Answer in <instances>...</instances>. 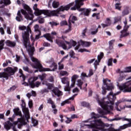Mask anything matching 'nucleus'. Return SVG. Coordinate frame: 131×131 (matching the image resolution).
<instances>
[{
	"label": "nucleus",
	"instance_id": "f257e3e1",
	"mask_svg": "<svg viewBox=\"0 0 131 131\" xmlns=\"http://www.w3.org/2000/svg\"><path fill=\"white\" fill-rule=\"evenodd\" d=\"M116 95H117V94H114L113 92L111 91L109 94L107 95V98L109 101H105V98H103L101 100H100L99 97L96 98L98 104L101 106V108L104 110L103 111L101 108L98 109V113L102 115L101 117L107 118V117L104 115H107V113H110V110H113V105H114L115 100H116Z\"/></svg>",
	"mask_w": 131,
	"mask_h": 131
},
{
	"label": "nucleus",
	"instance_id": "f03ea898",
	"mask_svg": "<svg viewBox=\"0 0 131 131\" xmlns=\"http://www.w3.org/2000/svg\"><path fill=\"white\" fill-rule=\"evenodd\" d=\"M90 122V124H85L88 128H93L92 131H120V129H125L127 127H131V122L120 126V129H115L114 128H105L106 124L102 122V120L98 119L91 121V118L85 121V122Z\"/></svg>",
	"mask_w": 131,
	"mask_h": 131
},
{
	"label": "nucleus",
	"instance_id": "7ed1b4c3",
	"mask_svg": "<svg viewBox=\"0 0 131 131\" xmlns=\"http://www.w3.org/2000/svg\"><path fill=\"white\" fill-rule=\"evenodd\" d=\"M23 7L24 9H21L17 12V16H16V21L18 22L23 21V16H22L21 13L23 15H24L25 18L27 19V20H33L34 15H33V12H32L31 8H30V7L27 4H24ZM26 11H27L28 13Z\"/></svg>",
	"mask_w": 131,
	"mask_h": 131
},
{
	"label": "nucleus",
	"instance_id": "20e7f679",
	"mask_svg": "<svg viewBox=\"0 0 131 131\" xmlns=\"http://www.w3.org/2000/svg\"><path fill=\"white\" fill-rule=\"evenodd\" d=\"M31 29L28 27L27 32H25L23 33L22 37L23 39V45L25 48V49H29L28 50V52L30 57H31V59L32 60V58H34L33 57V54L34 53L35 48L34 47H31V45H30V40L29 39V33H31Z\"/></svg>",
	"mask_w": 131,
	"mask_h": 131
},
{
	"label": "nucleus",
	"instance_id": "39448f33",
	"mask_svg": "<svg viewBox=\"0 0 131 131\" xmlns=\"http://www.w3.org/2000/svg\"><path fill=\"white\" fill-rule=\"evenodd\" d=\"M4 72H0V78H5L6 80L12 75H14L17 71L18 68L15 67L14 68L8 67L4 69Z\"/></svg>",
	"mask_w": 131,
	"mask_h": 131
},
{
	"label": "nucleus",
	"instance_id": "423d86ee",
	"mask_svg": "<svg viewBox=\"0 0 131 131\" xmlns=\"http://www.w3.org/2000/svg\"><path fill=\"white\" fill-rule=\"evenodd\" d=\"M82 5L74 6L71 8V11H78V12H81L80 15H83L86 17H89L91 14V9L81 8Z\"/></svg>",
	"mask_w": 131,
	"mask_h": 131
},
{
	"label": "nucleus",
	"instance_id": "0eeeda50",
	"mask_svg": "<svg viewBox=\"0 0 131 131\" xmlns=\"http://www.w3.org/2000/svg\"><path fill=\"white\" fill-rule=\"evenodd\" d=\"M117 86L123 93H131V80L127 81L121 84L118 83Z\"/></svg>",
	"mask_w": 131,
	"mask_h": 131
},
{
	"label": "nucleus",
	"instance_id": "6e6552de",
	"mask_svg": "<svg viewBox=\"0 0 131 131\" xmlns=\"http://www.w3.org/2000/svg\"><path fill=\"white\" fill-rule=\"evenodd\" d=\"M33 9L34 12V14L35 16H40L42 14L45 15L46 16H48V17H51V14H53L54 12H51V11L49 10H39L37 8V4H35Z\"/></svg>",
	"mask_w": 131,
	"mask_h": 131
},
{
	"label": "nucleus",
	"instance_id": "1a4fd4ad",
	"mask_svg": "<svg viewBox=\"0 0 131 131\" xmlns=\"http://www.w3.org/2000/svg\"><path fill=\"white\" fill-rule=\"evenodd\" d=\"M73 6H74V2H72L68 4L67 5L65 6L64 7H63V6H60V8L57 9L56 10L51 11V12H53V14H51V16H56L57 14H59L60 12L68 11L70 9V8H71V7H73Z\"/></svg>",
	"mask_w": 131,
	"mask_h": 131
},
{
	"label": "nucleus",
	"instance_id": "9d476101",
	"mask_svg": "<svg viewBox=\"0 0 131 131\" xmlns=\"http://www.w3.org/2000/svg\"><path fill=\"white\" fill-rule=\"evenodd\" d=\"M111 80L108 79H103V85H105V86H103L102 88V95H106V93H107L106 91H112V90L114 89V87L111 85Z\"/></svg>",
	"mask_w": 131,
	"mask_h": 131
},
{
	"label": "nucleus",
	"instance_id": "9b49d317",
	"mask_svg": "<svg viewBox=\"0 0 131 131\" xmlns=\"http://www.w3.org/2000/svg\"><path fill=\"white\" fill-rule=\"evenodd\" d=\"M37 79H38V77H34L33 78H30L29 79L28 82L31 89H34L35 86L38 88L40 85V82L39 81L34 83V82L36 81Z\"/></svg>",
	"mask_w": 131,
	"mask_h": 131
},
{
	"label": "nucleus",
	"instance_id": "f8f14e48",
	"mask_svg": "<svg viewBox=\"0 0 131 131\" xmlns=\"http://www.w3.org/2000/svg\"><path fill=\"white\" fill-rule=\"evenodd\" d=\"M31 60L34 63L32 65L33 68L35 69H38L39 71L40 72V70L42 69V65L40 63V61L38 60L37 58H32Z\"/></svg>",
	"mask_w": 131,
	"mask_h": 131
},
{
	"label": "nucleus",
	"instance_id": "ddd939ff",
	"mask_svg": "<svg viewBox=\"0 0 131 131\" xmlns=\"http://www.w3.org/2000/svg\"><path fill=\"white\" fill-rule=\"evenodd\" d=\"M50 68H45L42 67V69H41L40 72L46 71H55V70H56V69L58 68V64H57L56 62H53L50 66Z\"/></svg>",
	"mask_w": 131,
	"mask_h": 131
},
{
	"label": "nucleus",
	"instance_id": "4468645a",
	"mask_svg": "<svg viewBox=\"0 0 131 131\" xmlns=\"http://www.w3.org/2000/svg\"><path fill=\"white\" fill-rule=\"evenodd\" d=\"M18 128H22V126H23V125H26V124H27V123L25 121V118L24 117L18 118Z\"/></svg>",
	"mask_w": 131,
	"mask_h": 131
},
{
	"label": "nucleus",
	"instance_id": "2eb2a0df",
	"mask_svg": "<svg viewBox=\"0 0 131 131\" xmlns=\"http://www.w3.org/2000/svg\"><path fill=\"white\" fill-rule=\"evenodd\" d=\"M55 42L59 47L62 48L63 50H67V46L64 42V41L56 39L55 40Z\"/></svg>",
	"mask_w": 131,
	"mask_h": 131
},
{
	"label": "nucleus",
	"instance_id": "dca6fc26",
	"mask_svg": "<svg viewBox=\"0 0 131 131\" xmlns=\"http://www.w3.org/2000/svg\"><path fill=\"white\" fill-rule=\"evenodd\" d=\"M52 91L54 95L57 97H61V96H63V92L60 91L58 88H54Z\"/></svg>",
	"mask_w": 131,
	"mask_h": 131
},
{
	"label": "nucleus",
	"instance_id": "f3484780",
	"mask_svg": "<svg viewBox=\"0 0 131 131\" xmlns=\"http://www.w3.org/2000/svg\"><path fill=\"white\" fill-rule=\"evenodd\" d=\"M23 112H24V116H23L24 118L25 117L27 121L28 122L29 119H30V114L29 113V110L26 109L23 111Z\"/></svg>",
	"mask_w": 131,
	"mask_h": 131
},
{
	"label": "nucleus",
	"instance_id": "a211bd4d",
	"mask_svg": "<svg viewBox=\"0 0 131 131\" xmlns=\"http://www.w3.org/2000/svg\"><path fill=\"white\" fill-rule=\"evenodd\" d=\"M78 77H79V76L77 75H74L72 76L71 78L72 83L71 84V88H74V86H75V83Z\"/></svg>",
	"mask_w": 131,
	"mask_h": 131
},
{
	"label": "nucleus",
	"instance_id": "6ab92c4d",
	"mask_svg": "<svg viewBox=\"0 0 131 131\" xmlns=\"http://www.w3.org/2000/svg\"><path fill=\"white\" fill-rule=\"evenodd\" d=\"M13 112L14 114L13 115V117H15V115L16 116H20V117H24L22 116V113L20 111V108H19V107H16L13 109Z\"/></svg>",
	"mask_w": 131,
	"mask_h": 131
},
{
	"label": "nucleus",
	"instance_id": "aec40b11",
	"mask_svg": "<svg viewBox=\"0 0 131 131\" xmlns=\"http://www.w3.org/2000/svg\"><path fill=\"white\" fill-rule=\"evenodd\" d=\"M121 35L120 36V38H122L123 37H126V36H128L129 34H130V32L128 31H126V30H122L120 31Z\"/></svg>",
	"mask_w": 131,
	"mask_h": 131
},
{
	"label": "nucleus",
	"instance_id": "412c9836",
	"mask_svg": "<svg viewBox=\"0 0 131 131\" xmlns=\"http://www.w3.org/2000/svg\"><path fill=\"white\" fill-rule=\"evenodd\" d=\"M5 43L7 47H9L10 48H15L16 45V42L12 41L10 40H6Z\"/></svg>",
	"mask_w": 131,
	"mask_h": 131
},
{
	"label": "nucleus",
	"instance_id": "4be33fe9",
	"mask_svg": "<svg viewBox=\"0 0 131 131\" xmlns=\"http://www.w3.org/2000/svg\"><path fill=\"white\" fill-rule=\"evenodd\" d=\"M79 42L81 43L82 47H85V48H89L90 46L92 45L91 42L85 41L82 40H80Z\"/></svg>",
	"mask_w": 131,
	"mask_h": 131
},
{
	"label": "nucleus",
	"instance_id": "5701e85b",
	"mask_svg": "<svg viewBox=\"0 0 131 131\" xmlns=\"http://www.w3.org/2000/svg\"><path fill=\"white\" fill-rule=\"evenodd\" d=\"M12 126H13V123L10 122V121H7V122H5L4 124V127L7 130L11 129V127H12Z\"/></svg>",
	"mask_w": 131,
	"mask_h": 131
},
{
	"label": "nucleus",
	"instance_id": "b1692460",
	"mask_svg": "<svg viewBox=\"0 0 131 131\" xmlns=\"http://www.w3.org/2000/svg\"><path fill=\"white\" fill-rule=\"evenodd\" d=\"M43 37L46 38L47 40L50 41V42H53V36H51V34L47 33L43 35Z\"/></svg>",
	"mask_w": 131,
	"mask_h": 131
},
{
	"label": "nucleus",
	"instance_id": "393cba45",
	"mask_svg": "<svg viewBox=\"0 0 131 131\" xmlns=\"http://www.w3.org/2000/svg\"><path fill=\"white\" fill-rule=\"evenodd\" d=\"M47 103L48 104H50L51 105L52 108H55L56 107V104L52 98H49L47 100Z\"/></svg>",
	"mask_w": 131,
	"mask_h": 131
},
{
	"label": "nucleus",
	"instance_id": "a878e982",
	"mask_svg": "<svg viewBox=\"0 0 131 131\" xmlns=\"http://www.w3.org/2000/svg\"><path fill=\"white\" fill-rule=\"evenodd\" d=\"M59 6H60V3H59V2L54 1L52 3V7L54 9H57V8H59Z\"/></svg>",
	"mask_w": 131,
	"mask_h": 131
},
{
	"label": "nucleus",
	"instance_id": "bb28decb",
	"mask_svg": "<svg viewBox=\"0 0 131 131\" xmlns=\"http://www.w3.org/2000/svg\"><path fill=\"white\" fill-rule=\"evenodd\" d=\"M37 20H38L39 24H43L45 23V18L42 16H39L37 17Z\"/></svg>",
	"mask_w": 131,
	"mask_h": 131
},
{
	"label": "nucleus",
	"instance_id": "cd10ccee",
	"mask_svg": "<svg viewBox=\"0 0 131 131\" xmlns=\"http://www.w3.org/2000/svg\"><path fill=\"white\" fill-rule=\"evenodd\" d=\"M21 106L23 111L24 110H26V109H28V108L26 107V103H25V100H21Z\"/></svg>",
	"mask_w": 131,
	"mask_h": 131
},
{
	"label": "nucleus",
	"instance_id": "c85d7f7f",
	"mask_svg": "<svg viewBox=\"0 0 131 131\" xmlns=\"http://www.w3.org/2000/svg\"><path fill=\"white\" fill-rule=\"evenodd\" d=\"M77 85L80 89V90H82V84H83V82L81 80V79L77 80Z\"/></svg>",
	"mask_w": 131,
	"mask_h": 131
},
{
	"label": "nucleus",
	"instance_id": "c756f323",
	"mask_svg": "<svg viewBox=\"0 0 131 131\" xmlns=\"http://www.w3.org/2000/svg\"><path fill=\"white\" fill-rule=\"evenodd\" d=\"M46 85H47L48 90H53L55 88L54 84L51 83H46Z\"/></svg>",
	"mask_w": 131,
	"mask_h": 131
},
{
	"label": "nucleus",
	"instance_id": "7c9ffc66",
	"mask_svg": "<svg viewBox=\"0 0 131 131\" xmlns=\"http://www.w3.org/2000/svg\"><path fill=\"white\" fill-rule=\"evenodd\" d=\"M120 6H121V3H116L115 5V9L118 10V11H121L122 7Z\"/></svg>",
	"mask_w": 131,
	"mask_h": 131
},
{
	"label": "nucleus",
	"instance_id": "2f4dec72",
	"mask_svg": "<svg viewBox=\"0 0 131 131\" xmlns=\"http://www.w3.org/2000/svg\"><path fill=\"white\" fill-rule=\"evenodd\" d=\"M91 115H92V118H94V119H97V118H100V117H101L100 115L98 114H97L94 112L92 113Z\"/></svg>",
	"mask_w": 131,
	"mask_h": 131
},
{
	"label": "nucleus",
	"instance_id": "473e14b6",
	"mask_svg": "<svg viewBox=\"0 0 131 131\" xmlns=\"http://www.w3.org/2000/svg\"><path fill=\"white\" fill-rule=\"evenodd\" d=\"M71 23H73V24H75V20H72L71 19H69V31H71Z\"/></svg>",
	"mask_w": 131,
	"mask_h": 131
},
{
	"label": "nucleus",
	"instance_id": "72a5a7b5",
	"mask_svg": "<svg viewBox=\"0 0 131 131\" xmlns=\"http://www.w3.org/2000/svg\"><path fill=\"white\" fill-rule=\"evenodd\" d=\"M129 14V11H128V9L127 8H125L123 10V11L122 12V16H126V15H128Z\"/></svg>",
	"mask_w": 131,
	"mask_h": 131
},
{
	"label": "nucleus",
	"instance_id": "f704fd0d",
	"mask_svg": "<svg viewBox=\"0 0 131 131\" xmlns=\"http://www.w3.org/2000/svg\"><path fill=\"white\" fill-rule=\"evenodd\" d=\"M118 22H121V17L120 16L116 17L114 18V24H116Z\"/></svg>",
	"mask_w": 131,
	"mask_h": 131
},
{
	"label": "nucleus",
	"instance_id": "c9c22d12",
	"mask_svg": "<svg viewBox=\"0 0 131 131\" xmlns=\"http://www.w3.org/2000/svg\"><path fill=\"white\" fill-rule=\"evenodd\" d=\"M19 73L21 74V75L19 76V77H23V81H25L26 77L25 76V75H24V74H23V71L21 69H19Z\"/></svg>",
	"mask_w": 131,
	"mask_h": 131
},
{
	"label": "nucleus",
	"instance_id": "e433bc0d",
	"mask_svg": "<svg viewBox=\"0 0 131 131\" xmlns=\"http://www.w3.org/2000/svg\"><path fill=\"white\" fill-rule=\"evenodd\" d=\"M32 122L33 123V126H34L35 127L37 126V125H38V120H37L35 119H32Z\"/></svg>",
	"mask_w": 131,
	"mask_h": 131
},
{
	"label": "nucleus",
	"instance_id": "4c0bfd02",
	"mask_svg": "<svg viewBox=\"0 0 131 131\" xmlns=\"http://www.w3.org/2000/svg\"><path fill=\"white\" fill-rule=\"evenodd\" d=\"M120 103H122V101L121 100H119L115 103V105H116L115 108L117 111H121V110L118 108V106L120 104Z\"/></svg>",
	"mask_w": 131,
	"mask_h": 131
},
{
	"label": "nucleus",
	"instance_id": "58836bf2",
	"mask_svg": "<svg viewBox=\"0 0 131 131\" xmlns=\"http://www.w3.org/2000/svg\"><path fill=\"white\" fill-rule=\"evenodd\" d=\"M16 89H17V86L16 85H13L12 87L10 88V89L7 90V92L8 93H11V92L15 91Z\"/></svg>",
	"mask_w": 131,
	"mask_h": 131
},
{
	"label": "nucleus",
	"instance_id": "ea45409f",
	"mask_svg": "<svg viewBox=\"0 0 131 131\" xmlns=\"http://www.w3.org/2000/svg\"><path fill=\"white\" fill-rule=\"evenodd\" d=\"M5 40H0V51L3 50L4 47L5 46Z\"/></svg>",
	"mask_w": 131,
	"mask_h": 131
},
{
	"label": "nucleus",
	"instance_id": "a19ab883",
	"mask_svg": "<svg viewBox=\"0 0 131 131\" xmlns=\"http://www.w3.org/2000/svg\"><path fill=\"white\" fill-rule=\"evenodd\" d=\"M1 4H4V5H10L11 1L10 0H3L1 2Z\"/></svg>",
	"mask_w": 131,
	"mask_h": 131
},
{
	"label": "nucleus",
	"instance_id": "79ce46f5",
	"mask_svg": "<svg viewBox=\"0 0 131 131\" xmlns=\"http://www.w3.org/2000/svg\"><path fill=\"white\" fill-rule=\"evenodd\" d=\"M112 62H113V58L108 59V61H107V66H113V63Z\"/></svg>",
	"mask_w": 131,
	"mask_h": 131
},
{
	"label": "nucleus",
	"instance_id": "37998d69",
	"mask_svg": "<svg viewBox=\"0 0 131 131\" xmlns=\"http://www.w3.org/2000/svg\"><path fill=\"white\" fill-rule=\"evenodd\" d=\"M28 27H29V28H30V27L29 26H28L27 27H26V26H23L21 27H19V29L20 30H26V29H27V31H26V32H27V29L28 28Z\"/></svg>",
	"mask_w": 131,
	"mask_h": 131
},
{
	"label": "nucleus",
	"instance_id": "c03bdc74",
	"mask_svg": "<svg viewBox=\"0 0 131 131\" xmlns=\"http://www.w3.org/2000/svg\"><path fill=\"white\" fill-rule=\"evenodd\" d=\"M92 17H96L97 20H99V19H100V13H93L92 14Z\"/></svg>",
	"mask_w": 131,
	"mask_h": 131
},
{
	"label": "nucleus",
	"instance_id": "a18cd8bd",
	"mask_svg": "<svg viewBox=\"0 0 131 131\" xmlns=\"http://www.w3.org/2000/svg\"><path fill=\"white\" fill-rule=\"evenodd\" d=\"M78 52L80 53H83V52H87V53H90V51L86 49H80L78 50Z\"/></svg>",
	"mask_w": 131,
	"mask_h": 131
},
{
	"label": "nucleus",
	"instance_id": "49530a36",
	"mask_svg": "<svg viewBox=\"0 0 131 131\" xmlns=\"http://www.w3.org/2000/svg\"><path fill=\"white\" fill-rule=\"evenodd\" d=\"M81 105L82 107H88L89 104L85 101H83L81 102Z\"/></svg>",
	"mask_w": 131,
	"mask_h": 131
},
{
	"label": "nucleus",
	"instance_id": "de8ad7c7",
	"mask_svg": "<svg viewBox=\"0 0 131 131\" xmlns=\"http://www.w3.org/2000/svg\"><path fill=\"white\" fill-rule=\"evenodd\" d=\"M125 72L129 73L131 72V67H127L125 68Z\"/></svg>",
	"mask_w": 131,
	"mask_h": 131
},
{
	"label": "nucleus",
	"instance_id": "09e8293b",
	"mask_svg": "<svg viewBox=\"0 0 131 131\" xmlns=\"http://www.w3.org/2000/svg\"><path fill=\"white\" fill-rule=\"evenodd\" d=\"M64 42H66V43H67V45H68L69 46L68 50H69V49H71V48H72V45L71 44V41L69 42V41L64 40Z\"/></svg>",
	"mask_w": 131,
	"mask_h": 131
},
{
	"label": "nucleus",
	"instance_id": "8fccbe9b",
	"mask_svg": "<svg viewBox=\"0 0 131 131\" xmlns=\"http://www.w3.org/2000/svg\"><path fill=\"white\" fill-rule=\"evenodd\" d=\"M100 62H101V61L99 60H95V61L94 63L95 69H97V66H98V65H99Z\"/></svg>",
	"mask_w": 131,
	"mask_h": 131
},
{
	"label": "nucleus",
	"instance_id": "3c124183",
	"mask_svg": "<svg viewBox=\"0 0 131 131\" xmlns=\"http://www.w3.org/2000/svg\"><path fill=\"white\" fill-rule=\"evenodd\" d=\"M71 86H65L64 88V90L65 91V92H70V91H71Z\"/></svg>",
	"mask_w": 131,
	"mask_h": 131
},
{
	"label": "nucleus",
	"instance_id": "603ef678",
	"mask_svg": "<svg viewBox=\"0 0 131 131\" xmlns=\"http://www.w3.org/2000/svg\"><path fill=\"white\" fill-rule=\"evenodd\" d=\"M105 23L107 25V26H110V25H111V20H110V18H107Z\"/></svg>",
	"mask_w": 131,
	"mask_h": 131
},
{
	"label": "nucleus",
	"instance_id": "864d4df0",
	"mask_svg": "<svg viewBox=\"0 0 131 131\" xmlns=\"http://www.w3.org/2000/svg\"><path fill=\"white\" fill-rule=\"evenodd\" d=\"M60 74V75H61V76H64V75H68V72H67V71H61Z\"/></svg>",
	"mask_w": 131,
	"mask_h": 131
},
{
	"label": "nucleus",
	"instance_id": "5fc2aeb1",
	"mask_svg": "<svg viewBox=\"0 0 131 131\" xmlns=\"http://www.w3.org/2000/svg\"><path fill=\"white\" fill-rule=\"evenodd\" d=\"M49 24H50L51 26H57V25H59V23H57L55 21H51L49 23Z\"/></svg>",
	"mask_w": 131,
	"mask_h": 131
},
{
	"label": "nucleus",
	"instance_id": "6e6d98bb",
	"mask_svg": "<svg viewBox=\"0 0 131 131\" xmlns=\"http://www.w3.org/2000/svg\"><path fill=\"white\" fill-rule=\"evenodd\" d=\"M86 31H88V28H85L82 32V36H86V35H85Z\"/></svg>",
	"mask_w": 131,
	"mask_h": 131
},
{
	"label": "nucleus",
	"instance_id": "4d7b16f0",
	"mask_svg": "<svg viewBox=\"0 0 131 131\" xmlns=\"http://www.w3.org/2000/svg\"><path fill=\"white\" fill-rule=\"evenodd\" d=\"M68 81H67V78H66V77H64L61 78V82L63 84H66V83L68 82Z\"/></svg>",
	"mask_w": 131,
	"mask_h": 131
},
{
	"label": "nucleus",
	"instance_id": "13d9d810",
	"mask_svg": "<svg viewBox=\"0 0 131 131\" xmlns=\"http://www.w3.org/2000/svg\"><path fill=\"white\" fill-rule=\"evenodd\" d=\"M74 55H75L74 51H73V50H71L70 52V56L71 58H75V57H73V56H74Z\"/></svg>",
	"mask_w": 131,
	"mask_h": 131
},
{
	"label": "nucleus",
	"instance_id": "bf43d9fd",
	"mask_svg": "<svg viewBox=\"0 0 131 131\" xmlns=\"http://www.w3.org/2000/svg\"><path fill=\"white\" fill-rule=\"evenodd\" d=\"M70 41L72 47H75V46L77 45V43L76 42V41H74V40H72Z\"/></svg>",
	"mask_w": 131,
	"mask_h": 131
},
{
	"label": "nucleus",
	"instance_id": "052dcab7",
	"mask_svg": "<svg viewBox=\"0 0 131 131\" xmlns=\"http://www.w3.org/2000/svg\"><path fill=\"white\" fill-rule=\"evenodd\" d=\"M125 76L124 75L120 76V77L118 78V81H122L123 79H125Z\"/></svg>",
	"mask_w": 131,
	"mask_h": 131
},
{
	"label": "nucleus",
	"instance_id": "680f3d73",
	"mask_svg": "<svg viewBox=\"0 0 131 131\" xmlns=\"http://www.w3.org/2000/svg\"><path fill=\"white\" fill-rule=\"evenodd\" d=\"M56 106L55 108H52V112L54 113L55 115L57 114L58 113V110L56 108Z\"/></svg>",
	"mask_w": 131,
	"mask_h": 131
},
{
	"label": "nucleus",
	"instance_id": "e2e57ef3",
	"mask_svg": "<svg viewBox=\"0 0 131 131\" xmlns=\"http://www.w3.org/2000/svg\"><path fill=\"white\" fill-rule=\"evenodd\" d=\"M28 105H29V108H32V107H33V103L32 102V101L30 100L29 101Z\"/></svg>",
	"mask_w": 131,
	"mask_h": 131
},
{
	"label": "nucleus",
	"instance_id": "0e129e2a",
	"mask_svg": "<svg viewBox=\"0 0 131 131\" xmlns=\"http://www.w3.org/2000/svg\"><path fill=\"white\" fill-rule=\"evenodd\" d=\"M98 31H99V30H98V28L96 29L95 31H92L91 32V34L92 35H95V34H97V33H98Z\"/></svg>",
	"mask_w": 131,
	"mask_h": 131
},
{
	"label": "nucleus",
	"instance_id": "69168bd1",
	"mask_svg": "<svg viewBox=\"0 0 131 131\" xmlns=\"http://www.w3.org/2000/svg\"><path fill=\"white\" fill-rule=\"evenodd\" d=\"M23 69L26 72H29V68L28 67H23Z\"/></svg>",
	"mask_w": 131,
	"mask_h": 131
},
{
	"label": "nucleus",
	"instance_id": "338daca9",
	"mask_svg": "<svg viewBox=\"0 0 131 131\" xmlns=\"http://www.w3.org/2000/svg\"><path fill=\"white\" fill-rule=\"evenodd\" d=\"M43 47H51V44L49 42H44L43 43Z\"/></svg>",
	"mask_w": 131,
	"mask_h": 131
},
{
	"label": "nucleus",
	"instance_id": "774afa93",
	"mask_svg": "<svg viewBox=\"0 0 131 131\" xmlns=\"http://www.w3.org/2000/svg\"><path fill=\"white\" fill-rule=\"evenodd\" d=\"M60 25H61V26H63V25H68L67 21H66L65 20L62 21L60 23Z\"/></svg>",
	"mask_w": 131,
	"mask_h": 131
}]
</instances>
